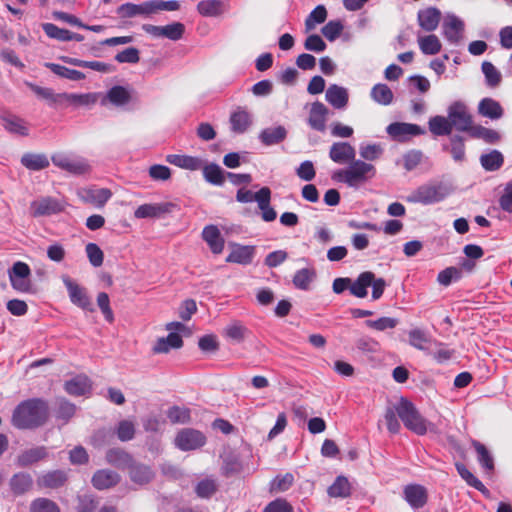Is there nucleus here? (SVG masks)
I'll use <instances>...</instances> for the list:
<instances>
[{
  "instance_id": "19",
  "label": "nucleus",
  "mask_w": 512,
  "mask_h": 512,
  "mask_svg": "<svg viewBox=\"0 0 512 512\" xmlns=\"http://www.w3.org/2000/svg\"><path fill=\"white\" fill-rule=\"evenodd\" d=\"M77 194L83 202L99 208L103 207L112 196L111 191L107 188H82L78 190Z\"/></svg>"
},
{
  "instance_id": "5",
  "label": "nucleus",
  "mask_w": 512,
  "mask_h": 512,
  "mask_svg": "<svg viewBox=\"0 0 512 512\" xmlns=\"http://www.w3.org/2000/svg\"><path fill=\"white\" fill-rule=\"evenodd\" d=\"M447 115L453 129L468 133V135L471 134L475 125L473 124V117L463 101H453L447 108Z\"/></svg>"
},
{
  "instance_id": "55",
  "label": "nucleus",
  "mask_w": 512,
  "mask_h": 512,
  "mask_svg": "<svg viewBox=\"0 0 512 512\" xmlns=\"http://www.w3.org/2000/svg\"><path fill=\"white\" fill-rule=\"evenodd\" d=\"M67 477L65 472L60 470H55L52 472H48L47 474L43 475L39 480V484L48 487V488H58L62 486Z\"/></svg>"
},
{
  "instance_id": "50",
  "label": "nucleus",
  "mask_w": 512,
  "mask_h": 512,
  "mask_svg": "<svg viewBox=\"0 0 512 512\" xmlns=\"http://www.w3.org/2000/svg\"><path fill=\"white\" fill-rule=\"evenodd\" d=\"M482 73L485 77V83L488 87H497L502 80L500 71L489 61H484L481 65Z\"/></svg>"
},
{
  "instance_id": "33",
  "label": "nucleus",
  "mask_w": 512,
  "mask_h": 512,
  "mask_svg": "<svg viewBox=\"0 0 512 512\" xmlns=\"http://www.w3.org/2000/svg\"><path fill=\"white\" fill-rule=\"evenodd\" d=\"M428 128L429 131L434 136H449L453 135L452 131L453 128L451 126L450 120L448 115L442 116V115H436L433 117H430L428 121Z\"/></svg>"
},
{
  "instance_id": "64",
  "label": "nucleus",
  "mask_w": 512,
  "mask_h": 512,
  "mask_svg": "<svg viewBox=\"0 0 512 512\" xmlns=\"http://www.w3.org/2000/svg\"><path fill=\"white\" fill-rule=\"evenodd\" d=\"M263 512H293V507L286 499L276 498L265 506Z\"/></svg>"
},
{
  "instance_id": "36",
  "label": "nucleus",
  "mask_w": 512,
  "mask_h": 512,
  "mask_svg": "<svg viewBox=\"0 0 512 512\" xmlns=\"http://www.w3.org/2000/svg\"><path fill=\"white\" fill-rule=\"evenodd\" d=\"M327 493L332 498L345 499L351 496L352 488L347 477L339 475L328 487Z\"/></svg>"
},
{
  "instance_id": "34",
  "label": "nucleus",
  "mask_w": 512,
  "mask_h": 512,
  "mask_svg": "<svg viewBox=\"0 0 512 512\" xmlns=\"http://www.w3.org/2000/svg\"><path fill=\"white\" fill-rule=\"evenodd\" d=\"M65 390L73 396L86 395L91 390V382L85 375H78L65 383Z\"/></svg>"
},
{
  "instance_id": "56",
  "label": "nucleus",
  "mask_w": 512,
  "mask_h": 512,
  "mask_svg": "<svg viewBox=\"0 0 512 512\" xmlns=\"http://www.w3.org/2000/svg\"><path fill=\"white\" fill-rule=\"evenodd\" d=\"M248 333L249 329L239 321H234L226 327V337L236 343L242 342Z\"/></svg>"
},
{
  "instance_id": "10",
  "label": "nucleus",
  "mask_w": 512,
  "mask_h": 512,
  "mask_svg": "<svg viewBox=\"0 0 512 512\" xmlns=\"http://www.w3.org/2000/svg\"><path fill=\"white\" fill-rule=\"evenodd\" d=\"M228 247L230 252L226 256V262L239 264L242 266L250 265L256 255V246L243 245L237 242H229Z\"/></svg>"
},
{
  "instance_id": "43",
  "label": "nucleus",
  "mask_w": 512,
  "mask_h": 512,
  "mask_svg": "<svg viewBox=\"0 0 512 512\" xmlns=\"http://www.w3.org/2000/svg\"><path fill=\"white\" fill-rule=\"evenodd\" d=\"M63 61L67 64L81 67V68H89L91 70L101 72V73H108L111 71V65L101 62V61H85L78 58H72V57H64Z\"/></svg>"
},
{
  "instance_id": "59",
  "label": "nucleus",
  "mask_w": 512,
  "mask_h": 512,
  "mask_svg": "<svg viewBox=\"0 0 512 512\" xmlns=\"http://www.w3.org/2000/svg\"><path fill=\"white\" fill-rule=\"evenodd\" d=\"M107 99L114 105H124L129 99L128 91L122 86H114L107 92Z\"/></svg>"
},
{
  "instance_id": "39",
  "label": "nucleus",
  "mask_w": 512,
  "mask_h": 512,
  "mask_svg": "<svg viewBox=\"0 0 512 512\" xmlns=\"http://www.w3.org/2000/svg\"><path fill=\"white\" fill-rule=\"evenodd\" d=\"M370 97L375 103L388 106L393 102L394 94L387 84L377 83L372 87Z\"/></svg>"
},
{
  "instance_id": "2",
  "label": "nucleus",
  "mask_w": 512,
  "mask_h": 512,
  "mask_svg": "<svg viewBox=\"0 0 512 512\" xmlns=\"http://www.w3.org/2000/svg\"><path fill=\"white\" fill-rule=\"evenodd\" d=\"M375 175L376 168L373 164L354 159L346 168L334 171L332 179L336 182L345 183L348 187L358 188Z\"/></svg>"
},
{
  "instance_id": "40",
  "label": "nucleus",
  "mask_w": 512,
  "mask_h": 512,
  "mask_svg": "<svg viewBox=\"0 0 512 512\" xmlns=\"http://www.w3.org/2000/svg\"><path fill=\"white\" fill-rule=\"evenodd\" d=\"M130 479L137 484L143 485L148 483L153 478V472L151 468L147 465L138 463L134 461V463L128 469Z\"/></svg>"
},
{
  "instance_id": "54",
  "label": "nucleus",
  "mask_w": 512,
  "mask_h": 512,
  "mask_svg": "<svg viewBox=\"0 0 512 512\" xmlns=\"http://www.w3.org/2000/svg\"><path fill=\"white\" fill-rule=\"evenodd\" d=\"M462 278V271L460 268L455 266H450L442 271H440L437 275V281L440 285L448 287L453 282H457Z\"/></svg>"
},
{
  "instance_id": "48",
  "label": "nucleus",
  "mask_w": 512,
  "mask_h": 512,
  "mask_svg": "<svg viewBox=\"0 0 512 512\" xmlns=\"http://www.w3.org/2000/svg\"><path fill=\"white\" fill-rule=\"evenodd\" d=\"M221 0H203L197 4V11L204 17H216L223 11Z\"/></svg>"
},
{
  "instance_id": "62",
  "label": "nucleus",
  "mask_w": 512,
  "mask_h": 512,
  "mask_svg": "<svg viewBox=\"0 0 512 512\" xmlns=\"http://www.w3.org/2000/svg\"><path fill=\"white\" fill-rule=\"evenodd\" d=\"M31 512H60L59 507L53 501L46 498L34 500L30 507Z\"/></svg>"
},
{
  "instance_id": "3",
  "label": "nucleus",
  "mask_w": 512,
  "mask_h": 512,
  "mask_svg": "<svg viewBox=\"0 0 512 512\" xmlns=\"http://www.w3.org/2000/svg\"><path fill=\"white\" fill-rule=\"evenodd\" d=\"M395 411L406 429L419 436L428 432V426L431 423L422 416L415 404L408 398L401 396L395 404Z\"/></svg>"
},
{
  "instance_id": "51",
  "label": "nucleus",
  "mask_w": 512,
  "mask_h": 512,
  "mask_svg": "<svg viewBox=\"0 0 512 512\" xmlns=\"http://www.w3.org/2000/svg\"><path fill=\"white\" fill-rule=\"evenodd\" d=\"M203 171L204 179L213 184V185H221L224 181V174L219 165L215 163L205 164L203 162V167L201 168Z\"/></svg>"
},
{
  "instance_id": "20",
  "label": "nucleus",
  "mask_w": 512,
  "mask_h": 512,
  "mask_svg": "<svg viewBox=\"0 0 512 512\" xmlns=\"http://www.w3.org/2000/svg\"><path fill=\"white\" fill-rule=\"evenodd\" d=\"M355 156V148L349 142H334L329 150L330 159L338 164H349Z\"/></svg>"
},
{
  "instance_id": "30",
  "label": "nucleus",
  "mask_w": 512,
  "mask_h": 512,
  "mask_svg": "<svg viewBox=\"0 0 512 512\" xmlns=\"http://www.w3.org/2000/svg\"><path fill=\"white\" fill-rule=\"evenodd\" d=\"M183 340L176 332H170L167 337L158 338L152 351L155 354L168 353L171 349L181 348Z\"/></svg>"
},
{
  "instance_id": "26",
  "label": "nucleus",
  "mask_w": 512,
  "mask_h": 512,
  "mask_svg": "<svg viewBox=\"0 0 512 512\" xmlns=\"http://www.w3.org/2000/svg\"><path fill=\"white\" fill-rule=\"evenodd\" d=\"M202 239L214 254H220L223 251L224 242L216 225L205 226L202 231Z\"/></svg>"
},
{
  "instance_id": "8",
  "label": "nucleus",
  "mask_w": 512,
  "mask_h": 512,
  "mask_svg": "<svg viewBox=\"0 0 512 512\" xmlns=\"http://www.w3.org/2000/svg\"><path fill=\"white\" fill-rule=\"evenodd\" d=\"M63 284L65 285L70 301L79 308L86 311H93V305L86 289L72 280L69 276H62Z\"/></svg>"
},
{
  "instance_id": "6",
  "label": "nucleus",
  "mask_w": 512,
  "mask_h": 512,
  "mask_svg": "<svg viewBox=\"0 0 512 512\" xmlns=\"http://www.w3.org/2000/svg\"><path fill=\"white\" fill-rule=\"evenodd\" d=\"M52 163L71 174L81 175L90 170V165L86 159L80 156L57 152L51 156Z\"/></svg>"
},
{
  "instance_id": "1",
  "label": "nucleus",
  "mask_w": 512,
  "mask_h": 512,
  "mask_svg": "<svg viewBox=\"0 0 512 512\" xmlns=\"http://www.w3.org/2000/svg\"><path fill=\"white\" fill-rule=\"evenodd\" d=\"M47 418V403L35 398L23 401L15 408L12 423L19 429H32L43 425Z\"/></svg>"
},
{
  "instance_id": "45",
  "label": "nucleus",
  "mask_w": 512,
  "mask_h": 512,
  "mask_svg": "<svg viewBox=\"0 0 512 512\" xmlns=\"http://www.w3.org/2000/svg\"><path fill=\"white\" fill-rule=\"evenodd\" d=\"M328 16L325 5H317L305 19V30L309 32L313 30L316 25L322 24L326 21Z\"/></svg>"
},
{
  "instance_id": "21",
  "label": "nucleus",
  "mask_w": 512,
  "mask_h": 512,
  "mask_svg": "<svg viewBox=\"0 0 512 512\" xmlns=\"http://www.w3.org/2000/svg\"><path fill=\"white\" fill-rule=\"evenodd\" d=\"M441 149L449 153L455 162H463L466 158L465 138L460 134L450 135L449 142L442 143Z\"/></svg>"
},
{
  "instance_id": "28",
  "label": "nucleus",
  "mask_w": 512,
  "mask_h": 512,
  "mask_svg": "<svg viewBox=\"0 0 512 512\" xmlns=\"http://www.w3.org/2000/svg\"><path fill=\"white\" fill-rule=\"evenodd\" d=\"M106 461L119 469H129L134 463L131 454L121 448H111L106 452Z\"/></svg>"
},
{
  "instance_id": "29",
  "label": "nucleus",
  "mask_w": 512,
  "mask_h": 512,
  "mask_svg": "<svg viewBox=\"0 0 512 512\" xmlns=\"http://www.w3.org/2000/svg\"><path fill=\"white\" fill-rule=\"evenodd\" d=\"M119 481V474L109 469L98 470L92 477V484L98 490L111 488Z\"/></svg>"
},
{
  "instance_id": "41",
  "label": "nucleus",
  "mask_w": 512,
  "mask_h": 512,
  "mask_svg": "<svg viewBox=\"0 0 512 512\" xmlns=\"http://www.w3.org/2000/svg\"><path fill=\"white\" fill-rule=\"evenodd\" d=\"M25 84L36 94L37 97L48 102L49 105L62 106L63 93H54L51 88L41 87L31 82Z\"/></svg>"
},
{
  "instance_id": "14",
  "label": "nucleus",
  "mask_w": 512,
  "mask_h": 512,
  "mask_svg": "<svg viewBox=\"0 0 512 512\" xmlns=\"http://www.w3.org/2000/svg\"><path fill=\"white\" fill-rule=\"evenodd\" d=\"M230 129L237 135L246 133L253 124V115L246 107L238 106L229 117Z\"/></svg>"
},
{
  "instance_id": "52",
  "label": "nucleus",
  "mask_w": 512,
  "mask_h": 512,
  "mask_svg": "<svg viewBox=\"0 0 512 512\" xmlns=\"http://www.w3.org/2000/svg\"><path fill=\"white\" fill-rule=\"evenodd\" d=\"M344 30V24L342 20L335 19L328 21L322 28V35L329 41L334 42L337 40Z\"/></svg>"
},
{
  "instance_id": "18",
  "label": "nucleus",
  "mask_w": 512,
  "mask_h": 512,
  "mask_svg": "<svg viewBox=\"0 0 512 512\" xmlns=\"http://www.w3.org/2000/svg\"><path fill=\"white\" fill-rule=\"evenodd\" d=\"M329 109L320 101L311 104L308 117V125L315 131L324 132L326 130V119Z\"/></svg>"
},
{
  "instance_id": "46",
  "label": "nucleus",
  "mask_w": 512,
  "mask_h": 512,
  "mask_svg": "<svg viewBox=\"0 0 512 512\" xmlns=\"http://www.w3.org/2000/svg\"><path fill=\"white\" fill-rule=\"evenodd\" d=\"M469 136L474 139H482L487 144H497L501 139L498 131L482 125H475Z\"/></svg>"
},
{
  "instance_id": "9",
  "label": "nucleus",
  "mask_w": 512,
  "mask_h": 512,
  "mask_svg": "<svg viewBox=\"0 0 512 512\" xmlns=\"http://www.w3.org/2000/svg\"><path fill=\"white\" fill-rule=\"evenodd\" d=\"M30 214L35 217L51 216L64 210V204L53 197H40L30 204Z\"/></svg>"
},
{
  "instance_id": "25",
  "label": "nucleus",
  "mask_w": 512,
  "mask_h": 512,
  "mask_svg": "<svg viewBox=\"0 0 512 512\" xmlns=\"http://www.w3.org/2000/svg\"><path fill=\"white\" fill-rule=\"evenodd\" d=\"M287 129L282 126L267 127L259 133L258 139L265 146H273L280 144L287 137Z\"/></svg>"
},
{
  "instance_id": "63",
  "label": "nucleus",
  "mask_w": 512,
  "mask_h": 512,
  "mask_svg": "<svg viewBox=\"0 0 512 512\" xmlns=\"http://www.w3.org/2000/svg\"><path fill=\"white\" fill-rule=\"evenodd\" d=\"M499 207L507 213H512V181L506 183L503 193L498 199Z\"/></svg>"
},
{
  "instance_id": "15",
  "label": "nucleus",
  "mask_w": 512,
  "mask_h": 512,
  "mask_svg": "<svg viewBox=\"0 0 512 512\" xmlns=\"http://www.w3.org/2000/svg\"><path fill=\"white\" fill-rule=\"evenodd\" d=\"M464 22L455 14L449 13L443 22V35L454 45H458L463 37Z\"/></svg>"
},
{
  "instance_id": "11",
  "label": "nucleus",
  "mask_w": 512,
  "mask_h": 512,
  "mask_svg": "<svg viewBox=\"0 0 512 512\" xmlns=\"http://www.w3.org/2000/svg\"><path fill=\"white\" fill-rule=\"evenodd\" d=\"M30 273V268L26 263L21 261L14 263L9 270L11 286L18 292H29L31 289Z\"/></svg>"
},
{
  "instance_id": "13",
  "label": "nucleus",
  "mask_w": 512,
  "mask_h": 512,
  "mask_svg": "<svg viewBox=\"0 0 512 512\" xmlns=\"http://www.w3.org/2000/svg\"><path fill=\"white\" fill-rule=\"evenodd\" d=\"M176 207L172 202L142 204L134 211V216L137 219L160 218L170 214Z\"/></svg>"
},
{
  "instance_id": "12",
  "label": "nucleus",
  "mask_w": 512,
  "mask_h": 512,
  "mask_svg": "<svg viewBox=\"0 0 512 512\" xmlns=\"http://www.w3.org/2000/svg\"><path fill=\"white\" fill-rule=\"evenodd\" d=\"M205 436L195 429H182L175 438V445L182 451L195 450L205 444Z\"/></svg>"
},
{
  "instance_id": "57",
  "label": "nucleus",
  "mask_w": 512,
  "mask_h": 512,
  "mask_svg": "<svg viewBox=\"0 0 512 512\" xmlns=\"http://www.w3.org/2000/svg\"><path fill=\"white\" fill-rule=\"evenodd\" d=\"M167 417L173 424H185L190 421V410L185 407L173 406L168 409Z\"/></svg>"
},
{
  "instance_id": "60",
  "label": "nucleus",
  "mask_w": 512,
  "mask_h": 512,
  "mask_svg": "<svg viewBox=\"0 0 512 512\" xmlns=\"http://www.w3.org/2000/svg\"><path fill=\"white\" fill-rule=\"evenodd\" d=\"M355 349L363 354H373L378 351L379 343L369 336H361L355 341Z\"/></svg>"
},
{
  "instance_id": "58",
  "label": "nucleus",
  "mask_w": 512,
  "mask_h": 512,
  "mask_svg": "<svg viewBox=\"0 0 512 512\" xmlns=\"http://www.w3.org/2000/svg\"><path fill=\"white\" fill-rule=\"evenodd\" d=\"M244 469L243 461L238 454L226 455V477L230 475H241Z\"/></svg>"
},
{
  "instance_id": "49",
  "label": "nucleus",
  "mask_w": 512,
  "mask_h": 512,
  "mask_svg": "<svg viewBox=\"0 0 512 512\" xmlns=\"http://www.w3.org/2000/svg\"><path fill=\"white\" fill-rule=\"evenodd\" d=\"M47 68H49L54 74L69 79L72 81H80L85 78V74L81 71L70 69L68 67L55 64V63H46L45 64Z\"/></svg>"
},
{
  "instance_id": "35",
  "label": "nucleus",
  "mask_w": 512,
  "mask_h": 512,
  "mask_svg": "<svg viewBox=\"0 0 512 512\" xmlns=\"http://www.w3.org/2000/svg\"><path fill=\"white\" fill-rule=\"evenodd\" d=\"M472 446L477 454V460L480 466L486 472H493L495 469L494 457L489 449L477 440L472 441Z\"/></svg>"
},
{
  "instance_id": "4",
  "label": "nucleus",
  "mask_w": 512,
  "mask_h": 512,
  "mask_svg": "<svg viewBox=\"0 0 512 512\" xmlns=\"http://www.w3.org/2000/svg\"><path fill=\"white\" fill-rule=\"evenodd\" d=\"M453 191L454 187L451 182L432 180L420 185L409 200L422 205H432L444 201Z\"/></svg>"
},
{
  "instance_id": "24",
  "label": "nucleus",
  "mask_w": 512,
  "mask_h": 512,
  "mask_svg": "<svg viewBox=\"0 0 512 512\" xmlns=\"http://www.w3.org/2000/svg\"><path fill=\"white\" fill-rule=\"evenodd\" d=\"M48 452L44 446H36L23 450L16 458L19 467L31 466L47 457Z\"/></svg>"
},
{
  "instance_id": "7",
  "label": "nucleus",
  "mask_w": 512,
  "mask_h": 512,
  "mask_svg": "<svg viewBox=\"0 0 512 512\" xmlns=\"http://www.w3.org/2000/svg\"><path fill=\"white\" fill-rule=\"evenodd\" d=\"M386 132L394 141L403 143L412 137L424 135L426 130L414 123L392 122L386 127Z\"/></svg>"
},
{
  "instance_id": "61",
  "label": "nucleus",
  "mask_w": 512,
  "mask_h": 512,
  "mask_svg": "<svg viewBox=\"0 0 512 512\" xmlns=\"http://www.w3.org/2000/svg\"><path fill=\"white\" fill-rule=\"evenodd\" d=\"M303 46L305 50L314 52V53H321L324 52L327 48L326 42L323 40V38L319 34H310L304 41Z\"/></svg>"
},
{
  "instance_id": "38",
  "label": "nucleus",
  "mask_w": 512,
  "mask_h": 512,
  "mask_svg": "<svg viewBox=\"0 0 512 512\" xmlns=\"http://www.w3.org/2000/svg\"><path fill=\"white\" fill-rule=\"evenodd\" d=\"M482 168L487 172H495L504 164V156L501 151L493 149L484 153L479 158Z\"/></svg>"
},
{
  "instance_id": "37",
  "label": "nucleus",
  "mask_w": 512,
  "mask_h": 512,
  "mask_svg": "<svg viewBox=\"0 0 512 512\" xmlns=\"http://www.w3.org/2000/svg\"><path fill=\"white\" fill-rule=\"evenodd\" d=\"M97 101V97L93 93H84V94H76V93H63L62 97V106H91L95 104Z\"/></svg>"
},
{
  "instance_id": "53",
  "label": "nucleus",
  "mask_w": 512,
  "mask_h": 512,
  "mask_svg": "<svg viewBox=\"0 0 512 512\" xmlns=\"http://www.w3.org/2000/svg\"><path fill=\"white\" fill-rule=\"evenodd\" d=\"M3 126L6 130L11 133L19 134V135H27L28 128L25 125V122L17 116L14 115H6L2 117Z\"/></svg>"
},
{
  "instance_id": "32",
  "label": "nucleus",
  "mask_w": 512,
  "mask_h": 512,
  "mask_svg": "<svg viewBox=\"0 0 512 512\" xmlns=\"http://www.w3.org/2000/svg\"><path fill=\"white\" fill-rule=\"evenodd\" d=\"M20 162L25 168L31 171H40L50 165V160L43 153H24Z\"/></svg>"
},
{
  "instance_id": "27",
  "label": "nucleus",
  "mask_w": 512,
  "mask_h": 512,
  "mask_svg": "<svg viewBox=\"0 0 512 512\" xmlns=\"http://www.w3.org/2000/svg\"><path fill=\"white\" fill-rule=\"evenodd\" d=\"M478 113L491 120H498L503 117L504 110L497 100L485 97L478 104Z\"/></svg>"
},
{
  "instance_id": "16",
  "label": "nucleus",
  "mask_w": 512,
  "mask_h": 512,
  "mask_svg": "<svg viewBox=\"0 0 512 512\" xmlns=\"http://www.w3.org/2000/svg\"><path fill=\"white\" fill-rule=\"evenodd\" d=\"M403 497L412 509H421L427 504L428 491L421 484H408L404 487Z\"/></svg>"
},
{
  "instance_id": "47",
  "label": "nucleus",
  "mask_w": 512,
  "mask_h": 512,
  "mask_svg": "<svg viewBox=\"0 0 512 512\" xmlns=\"http://www.w3.org/2000/svg\"><path fill=\"white\" fill-rule=\"evenodd\" d=\"M421 52L425 55H435L441 50V42L435 34H429L418 38Z\"/></svg>"
},
{
  "instance_id": "23",
  "label": "nucleus",
  "mask_w": 512,
  "mask_h": 512,
  "mask_svg": "<svg viewBox=\"0 0 512 512\" xmlns=\"http://www.w3.org/2000/svg\"><path fill=\"white\" fill-rule=\"evenodd\" d=\"M325 99L333 108L342 110L348 104L349 93L347 88L331 84L326 90Z\"/></svg>"
},
{
  "instance_id": "44",
  "label": "nucleus",
  "mask_w": 512,
  "mask_h": 512,
  "mask_svg": "<svg viewBox=\"0 0 512 512\" xmlns=\"http://www.w3.org/2000/svg\"><path fill=\"white\" fill-rule=\"evenodd\" d=\"M316 278V272L312 268H302L295 272L292 283L300 290L307 291L310 283Z\"/></svg>"
},
{
  "instance_id": "17",
  "label": "nucleus",
  "mask_w": 512,
  "mask_h": 512,
  "mask_svg": "<svg viewBox=\"0 0 512 512\" xmlns=\"http://www.w3.org/2000/svg\"><path fill=\"white\" fill-rule=\"evenodd\" d=\"M441 17L440 9L430 6L417 12V23L422 30L431 33L438 28Z\"/></svg>"
},
{
  "instance_id": "31",
  "label": "nucleus",
  "mask_w": 512,
  "mask_h": 512,
  "mask_svg": "<svg viewBox=\"0 0 512 512\" xmlns=\"http://www.w3.org/2000/svg\"><path fill=\"white\" fill-rule=\"evenodd\" d=\"M372 282V271L361 272L350 284V293L357 298H365Z\"/></svg>"
},
{
  "instance_id": "42",
  "label": "nucleus",
  "mask_w": 512,
  "mask_h": 512,
  "mask_svg": "<svg viewBox=\"0 0 512 512\" xmlns=\"http://www.w3.org/2000/svg\"><path fill=\"white\" fill-rule=\"evenodd\" d=\"M33 485V479L30 474L20 472L10 479V487L14 494L21 495L31 489Z\"/></svg>"
},
{
  "instance_id": "22",
  "label": "nucleus",
  "mask_w": 512,
  "mask_h": 512,
  "mask_svg": "<svg viewBox=\"0 0 512 512\" xmlns=\"http://www.w3.org/2000/svg\"><path fill=\"white\" fill-rule=\"evenodd\" d=\"M117 14L122 18H132L136 16L148 17L154 14L152 0L140 4H122L117 8Z\"/></svg>"
}]
</instances>
